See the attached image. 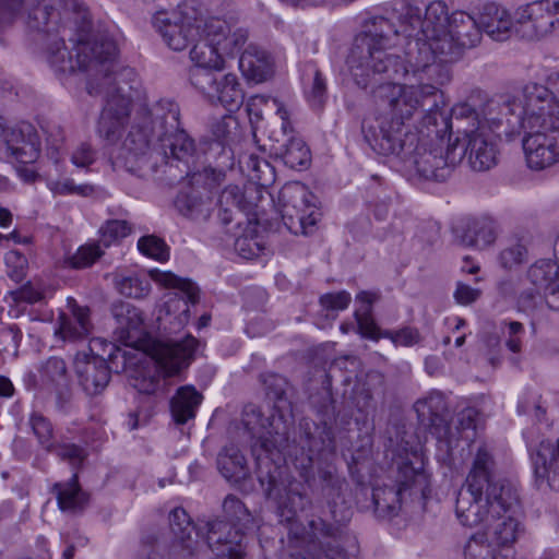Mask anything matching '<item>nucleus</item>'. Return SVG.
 Masks as SVG:
<instances>
[{
  "label": "nucleus",
  "instance_id": "61",
  "mask_svg": "<svg viewBox=\"0 0 559 559\" xmlns=\"http://www.w3.org/2000/svg\"><path fill=\"white\" fill-rule=\"evenodd\" d=\"M355 318L357 320L358 331L362 337L370 338L373 341H378L379 338L383 337V331H381L379 326L376 324L374 320L371 317L370 309H364L361 313L360 311L356 310Z\"/></svg>",
  "mask_w": 559,
  "mask_h": 559
},
{
  "label": "nucleus",
  "instance_id": "34",
  "mask_svg": "<svg viewBox=\"0 0 559 559\" xmlns=\"http://www.w3.org/2000/svg\"><path fill=\"white\" fill-rule=\"evenodd\" d=\"M68 304L71 308V317H60L59 332L66 341H83L90 336L93 329L90 308L79 306L72 298Z\"/></svg>",
  "mask_w": 559,
  "mask_h": 559
},
{
  "label": "nucleus",
  "instance_id": "62",
  "mask_svg": "<svg viewBox=\"0 0 559 559\" xmlns=\"http://www.w3.org/2000/svg\"><path fill=\"white\" fill-rule=\"evenodd\" d=\"M306 96L312 108L320 109L326 98V83L319 70L314 71L312 83L306 91Z\"/></svg>",
  "mask_w": 559,
  "mask_h": 559
},
{
  "label": "nucleus",
  "instance_id": "19",
  "mask_svg": "<svg viewBox=\"0 0 559 559\" xmlns=\"http://www.w3.org/2000/svg\"><path fill=\"white\" fill-rule=\"evenodd\" d=\"M281 128L270 135V153L292 169H305L310 165L311 153L305 141L294 133L289 115L284 105L273 99Z\"/></svg>",
  "mask_w": 559,
  "mask_h": 559
},
{
  "label": "nucleus",
  "instance_id": "25",
  "mask_svg": "<svg viewBox=\"0 0 559 559\" xmlns=\"http://www.w3.org/2000/svg\"><path fill=\"white\" fill-rule=\"evenodd\" d=\"M536 484H546L550 489L559 491V438L556 442L542 441L531 452Z\"/></svg>",
  "mask_w": 559,
  "mask_h": 559
},
{
  "label": "nucleus",
  "instance_id": "10",
  "mask_svg": "<svg viewBox=\"0 0 559 559\" xmlns=\"http://www.w3.org/2000/svg\"><path fill=\"white\" fill-rule=\"evenodd\" d=\"M132 74L131 69H123L119 73L115 70L106 73L98 81L88 79L86 90L90 95L105 96V105L102 109L96 124L97 135L107 144L116 145L122 138L130 120L131 97L126 94L118 78H128Z\"/></svg>",
  "mask_w": 559,
  "mask_h": 559
},
{
  "label": "nucleus",
  "instance_id": "36",
  "mask_svg": "<svg viewBox=\"0 0 559 559\" xmlns=\"http://www.w3.org/2000/svg\"><path fill=\"white\" fill-rule=\"evenodd\" d=\"M448 29L464 49L474 48L481 40V26L478 23V17L476 19L464 11H456L451 14Z\"/></svg>",
  "mask_w": 559,
  "mask_h": 559
},
{
  "label": "nucleus",
  "instance_id": "64",
  "mask_svg": "<svg viewBox=\"0 0 559 559\" xmlns=\"http://www.w3.org/2000/svg\"><path fill=\"white\" fill-rule=\"evenodd\" d=\"M350 294L346 290L328 293L320 297V304L326 310H344L350 304Z\"/></svg>",
  "mask_w": 559,
  "mask_h": 559
},
{
  "label": "nucleus",
  "instance_id": "46",
  "mask_svg": "<svg viewBox=\"0 0 559 559\" xmlns=\"http://www.w3.org/2000/svg\"><path fill=\"white\" fill-rule=\"evenodd\" d=\"M405 490L400 486L377 487L372 490L374 512L379 518H391L396 515L401 508V495Z\"/></svg>",
  "mask_w": 559,
  "mask_h": 559
},
{
  "label": "nucleus",
  "instance_id": "33",
  "mask_svg": "<svg viewBox=\"0 0 559 559\" xmlns=\"http://www.w3.org/2000/svg\"><path fill=\"white\" fill-rule=\"evenodd\" d=\"M497 479V463L492 449L483 442L473 452L472 466L464 485L474 490H480Z\"/></svg>",
  "mask_w": 559,
  "mask_h": 559
},
{
  "label": "nucleus",
  "instance_id": "17",
  "mask_svg": "<svg viewBox=\"0 0 559 559\" xmlns=\"http://www.w3.org/2000/svg\"><path fill=\"white\" fill-rule=\"evenodd\" d=\"M389 436H402L396 440L399 453L393 459L396 467L395 483L403 490H411L427 497L430 492V478L425 471V460L417 448L409 447L405 436H413L405 430L404 425H394L388 430Z\"/></svg>",
  "mask_w": 559,
  "mask_h": 559
},
{
  "label": "nucleus",
  "instance_id": "53",
  "mask_svg": "<svg viewBox=\"0 0 559 559\" xmlns=\"http://www.w3.org/2000/svg\"><path fill=\"white\" fill-rule=\"evenodd\" d=\"M139 251L156 261L164 262L169 258V248L166 242L155 236V235H146L139 239L138 241Z\"/></svg>",
  "mask_w": 559,
  "mask_h": 559
},
{
  "label": "nucleus",
  "instance_id": "57",
  "mask_svg": "<svg viewBox=\"0 0 559 559\" xmlns=\"http://www.w3.org/2000/svg\"><path fill=\"white\" fill-rule=\"evenodd\" d=\"M131 233V226L127 221L110 219L99 229V242L109 247L112 242L127 237Z\"/></svg>",
  "mask_w": 559,
  "mask_h": 559
},
{
  "label": "nucleus",
  "instance_id": "29",
  "mask_svg": "<svg viewBox=\"0 0 559 559\" xmlns=\"http://www.w3.org/2000/svg\"><path fill=\"white\" fill-rule=\"evenodd\" d=\"M395 11L397 13V19L400 26L396 27L394 23H392L388 17L384 16H374L366 22L365 28L361 33H365L370 24L374 22L377 19L386 20L397 31L396 35H394L392 39V45L388 48L389 52H392V48L396 45V39L400 35H403L407 41L411 39H416L423 37V33H419V28H421L423 23V11L411 0H401L396 3Z\"/></svg>",
  "mask_w": 559,
  "mask_h": 559
},
{
  "label": "nucleus",
  "instance_id": "47",
  "mask_svg": "<svg viewBox=\"0 0 559 559\" xmlns=\"http://www.w3.org/2000/svg\"><path fill=\"white\" fill-rule=\"evenodd\" d=\"M527 277L537 289H543L545 294L550 285L558 281L559 264L550 259H540L531 265Z\"/></svg>",
  "mask_w": 559,
  "mask_h": 559
},
{
  "label": "nucleus",
  "instance_id": "58",
  "mask_svg": "<svg viewBox=\"0 0 559 559\" xmlns=\"http://www.w3.org/2000/svg\"><path fill=\"white\" fill-rule=\"evenodd\" d=\"M103 255V251L97 243H88L81 246L76 252L68 260L73 269H85L91 266L97 259Z\"/></svg>",
  "mask_w": 559,
  "mask_h": 559
},
{
  "label": "nucleus",
  "instance_id": "4",
  "mask_svg": "<svg viewBox=\"0 0 559 559\" xmlns=\"http://www.w3.org/2000/svg\"><path fill=\"white\" fill-rule=\"evenodd\" d=\"M242 424L252 438L255 474L266 497H277L284 486L286 457L293 455L289 440L290 420L273 411L265 416L259 406L248 404L242 411Z\"/></svg>",
  "mask_w": 559,
  "mask_h": 559
},
{
  "label": "nucleus",
  "instance_id": "26",
  "mask_svg": "<svg viewBox=\"0 0 559 559\" xmlns=\"http://www.w3.org/2000/svg\"><path fill=\"white\" fill-rule=\"evenodd\" d=\"M169 526L173 533L171 556L180 559L183 556H195L199 548V533L183 508L177 507L169 513Z\"/></svg>",
  "mask_w": 559,
  "mask_h": 559
},
{
  "label": "nucleus",
  "instance_id": "60",
  "mask_svg": "<svg viewBox=\"0 0 559 559\" xmlns=\"http://www.w3.org/2000/svg\"><path fill=\"white\" fill-rule=\"evenodd\" d=\"M384 338H389L395 346H413L420 342L421 336L416 328L404 326L400 330H385L382 333Z\"/></svg>",
  "mask_w": 559,
  "mask_h": 559
},
{
  "label": "nucleus",
  "instance_id": "13",
  "mask_svg": "<svg viewBox=\"0 0 559 559\" xmlns=\"http://www.w3.org/2000/svg\"><path fill=\"white\" fill-rule=\"evenodd\" d=\"M365 142L379 155L392 157L403 166L419 141L417 132L403 121L388 116H368L361 122Z\"/></svg>",
  "mask_w": 559,
  "mask_h": 559
},
{
  "label": "nucleus",
  "instance_id": "16",
  "mask_svg": "<svg viewBox=\"0 0 559 559\" xmlns=\"http://www.w3.org/2000/svg\"><path fill=\"white\" fill-rule=\"evenodd\" d=\"M278 204L285 226L295 235L310 234L321 215L317 197L299 181H290L282 187Z\"/></svg>",
  "mask_w": 559,
  "mask_h": 559
},
{
  "label": "nucleus",
  "instance_id": "50",
  "mask_svg": "<svg viewBox=\"0 0 559 559\" xmlns=\"http://www.w3.org/2000/svg\"><path fill=\"white\" fill-rule=\"evenodd\" d=\"M114 284L119 294L128 298L141 299L151 292L150 281L138 274L115 275Z\"/></svg>",
  "mask_w": 559,
  "mask_h": 559
},
{
  "label": "nucleus",
  "instance_id": "35",
  "mask_svg": "<svg viewBox=\"0 0 559 559\" xmlns=\"http://www.w3.org/2000/svg\"><path fill=\"white\" fill-rule=\"evenodd\" d=\"M51 492L56 495L58 507L62 512L80 513L90 501V495L80 486L78 472H74L67 481L55 483Z\"/></svg>",
  "mask_w": 559,
  "mask_h": 559
},
{
  "label": "nucleus",
  "instance_id": "5",
  "mask_svg": "<svg viewBox=\"0 0 559 559\" xmlns=\"http://www.w3.org/2000/svg\"><path fill=\"white\" fill-rule=\"evenodd\" d=\"M17 8L28 35L39 45L62 34L92 29L88 10L80 0H0V26L13 22Z\"/></svg>",
  "mask_w": 559,
  "mask_h": 559
},
{
  "label": "nucleus",
  "instance_id": "3",
  "mask_svg": "<svg viewBox=\"0 0 559 559\" xmlns=\"http://www.w3.org/2000/svg\"><path fill=\"white\" fill-rule=\"evenodd\" d=\"M103 344V354H78L74 359V370L79 383L88 395L102 393L108 385L111 372L128 370L129 367L141 362L132 369L129 383L139 393L155 394L160 388L162 379L178 374L188 367L199 344L192 335L183 340H169L156 345L154 355L142 362L136 354L121 348L111 342L95 341Z\"/></svg>",
  "mask_w": 559,
  "mask_h": 559
},
{
  "label": "nucleus",
  "instance_id": "7",
  "mask_svg": "<svg viewBox=\"0 0 559 559\" xmlns=\"http://www.w3.org/2000/svg\"><path fill=\"white\" fill-rule=\"evenodd\" d=\"M427 142L418 141L414 153L405 160L404 170L415 171L420 178L445 181L460 164L461 151L453 148L449 112H426L420 121Z\"/></svg>",
  "mask_w": 559,
  "mask_h": 559
},
{
  "label": "nucleus",
  "instance_id": "11",
  "mask_svg": "<svg viewBox=\"0 0 559 559\" xmlns=\"http://www.w3.org/2000/svg\"><path fill=\"white\" fill-rule=\"evenodd\" d=\"M223 512L226 520L206 522L207 547L221 559H243L247 548L245 530L249 528L252 516L234 495L224 499Z\"/></svg>",
  "mask_w": 559,
  "mask_h": 559
},
{
  "label": "nucleus",
  "instance_id": "2",
  "mask_svg": "<svg viewBox=\"0 0 559 559\" xmlns=\"http://www.w3.org/2000/svg\"><path fill=\"white\" fill-rule=\"evenodd\" d=\"M197 147L180 126V108L171 99L139 106L117 162L138 177H147L164 166L174 182L190 176Z\"/></svg>",
  "mask_w": 559,
  "mask_h": 559
},
{
  "label": "nucleus",
  "instance_id": "6",
  "mask_svg": "<svg viewBox=\"0 0 559 559\" xmlns=\"http://www.w3.org/2000/svg\"><path fill=\"white\" fill-rule=\"evenodd\" d=\"M91 32L62 34L40 44L46 57L56 72L73 73L76 70L91 72L90 79L100 81L106 73L115 70L117 45L105 32L90 36Z\"/></svg>",
  "mask_w": 559,
  "mask_h": 559
},
{
  "label": "nucleus",
  "instance_id": "8",
  "mask_svg": "<svg viewBox=\"0 0 559 559\" xmlns=\"http://www.w3.org/2000/svg\"><path fill=\"white\" fill-rule=\"evenodd\" d=\"M190 60V82L211 103H219L229 111L239 108L243 93L235 74H223L224 52L216 45L200 37L192 44Z\"/></svg>",
  "mask_w": 559,
  "mask_h": 559
},
{
  "label": "nucleus",
  "instance_id": "39",
  "mask_svg": "<svg viewBox=\"0 0 559 559\" xmlns=\"http://www.w3.org/2000/svg\"><path fill=\"white\" fill-rule=\"evenodd\" d=\"M174 205L179 214L187 218L205 221L210 216V199L204 198L202 192L194 188L180 190Z\"/></svg>",
  "mask_w": 559,
  "mask_h": 559
},
{
  "label": "nucleus",
  "instance_id": "40",
  "mask_svg": "<svg viewBox=\"0 0 559 559\" xmlns=\"http://www.w3.org/2000/svg\"><path fill=\"white\" fill-rule=\"evenodd\" d=\"M250 204L246 201L243 192L238 186H228L219 194L217 200L218 218L225 226L231 222L237 221L240 225L238 215L241 212L248 211Z\"/></svg>",
  "mask_w": 559,
  "mask_h": 559
},
{
  "label": "nucleus",
  "instance_id": "22",
  "mask_svg": "<svg viewBox=\"0 0 559 559\" xmlns=\"http://www.w3.org/2000/svg\"><path fill=\"white\" fill-rule=\"evenodd\" d=\"M115 320L116 341L127 347L139 349L146 338L143 312L130 302L115 300L109 308Z\"/></svg>",
  "mask_w": 559,
  "mask_h": 559
},
{
  "label": "nucleus",
  "instance_id": "49",
  "mask_svg": "<svg viewBox=\"0 0 559 559\" xmlns=\"http://www.w3.org/2000/svg\"><path fill=\"white\" fill-rule=\"evenodd\" d=\"M151 274L153 278L160 285L167 288L179 289L187 298L185 301L186 306L188 302L195 305L199 301L200 289L192 281L179 277L171 272H160L156 270Z\"/></svg>",
  "mask_w": 559,
  "mask_h": 559
},
{
  "label": "nucleus",
  "instance_id": "54",
  "mask_svg": "<svg viewBox=\"0 0 559 559\" xmlns=\"http://www.w3.org/2000/svg\"><path fill=\"white\" fill-rule=\"evenodd\" d=\"M47 188L56 195L78 194L81 197H88L94 192V187L91 185H75L70 178L63 179H48Z\"/></svg>",
  "mask_w": 559,
  "mask_h": 559
},
{
  "label": "nucleus",
  "instance_id": "21",
  "mask_svg": "<svg viewBox=\"0 0 559 559\" xmlns=\"http://www.w3.org/2000/svg\"><path fill=\"white\" fill-rule=\"evenodd\" d=\"M514 19L515 33L526 40L540 39L559 28L556 0H539L520 7Z\"/></svg>",
  "mask_w": 559,
  "mask_h": 559
},
{
  "label": "nucleus",
  "instance_id": "24",
  "mask_svg": "<svg viewBox=\"0 0 559 559\" xmlns=\"http://www.w3.org/2000/svg\"><path fill=\"white\" fill-rule=\"evenodd\" d=\"M201 39L216 45L226 56L238 52L248 39L246 29L236 28L231 31L230 24L219 17H204L201 22Z\"/></svg>",
  "mask_w": 559,
  "mask_h": 559
},
{
  "label": "nucleus",
  "instance_id": "1",
  "mask_svg": "<svg viewBox=\"0 0 559 559\" xmlns=\"http://www.w3.org/2000/svg\"><path fill=\"white\" fill-rule=\"evenodd\" d=\"M396 29L384 19H377L365 33L355 36L346 58V67L354 84L370 88L374 102L382 107L378 116H388L405 123L419 107H431V102L414 83L402 86L408 69L395 52H389Z\"/></svg>",
  "mask_w": 559,
  "mask_h": 559
},
{
  "label": "nucleus",
  "instance_id": "12",
  "mask_svg": "<svg viewBox=\"0 0 559 559\" xmlns=\"http://www.w3.org/2000/svg\"><path fill=\"white\" fill-rule=\"evenodd\" d=\"M405 66L408 69L405 79L420 88L421 93L431 102V107L426 112H449L440 90L451 81L448 63L437 59L430 48L418 40H409L405 44Z\"/></svg>",
  "mask_w": 559,
  "mask_h": 559
},
{
  "label": "nucleus",
  "instance_id": "23",
  "mask_svg": "<svg viewBox=\"0 0 559 559\" xmlns=\"http://www.w3.org/2000/svg\"><path fill=\"white\" fill-rule=\"evenodd\" d=\"M522 145L527 166L542 170L559 162V130H523Z\"/></svg>",
  "mask_w": 559,
  "mask_h": 559
},
{
  "label": "nucleus",
  "instance_id": "28",
  "mask_svg": "<svg viewBox=\"0 0 559 559\" xmlns=\"http://www.w3.org/2000/svg\"><path fill=\"white\" fill-rule=\"evenodd\" d=\"M455 513L465 526L472 527L483 522L488 523L491 516L488 506H486L484 489L474 490L469 486L463 485L456 497Z\"/></svg>",
  "mask_w": 559,
  "mask_h": 559
},
{
  "label": "nucleus",
  "instance_id": "63",
  "mask_svg": "<svg viewBox=\"0 0 559 559\" xmlns=\"http://www.w3.org/2000/svg\"><path fill=\"white\" fill-rule=\"evenodd\" d=\"M235 250L243 259H253L260 255L263 247L257 237L243 235L236 238Z\"/></svg>",
  "mask_w": 559,
  "mask_h": 559
},
{
  "label": "nucleus",
  "instance_id": "56",
  "mask_svg": "<svg viewBox=\"0 0 559 559\" xmlns=\"http://www.w3.org/2000/svg\"><path fill=\"white\" fill-rule=\"evenodd\" d=\"M51 453H55L60 460L68 462L74 469H79L87 457L84 448L74 443H55Z\"/></svg>",
  "mask_w": 559,
  "mask_h": 559
},
{
  "label": "nucleus",
  "instance_id": "31",
  "mask_svg": "<svg viewBox=\"0 0 559 559\" xmlns=\"http://www.w3.org/2000/svg\"><path fill=\"white\" fill-rule=\"evenodd\" d=\"M461 245L484 249L492 245L498 235L497 223L487 216L474 217L454 229Z\"/></svg>",
  "mask_w": 559,
  "mask_h": 559
},
{
  "label": "nucleus",
  "instance_id": "27",
  "mask_svg": "<svg viewBox=\"0 0 559 559\" xmlns=\"http://www.w3.org/2000/svg\"><path fill=\"white\" fill-rule=\"evenodd\" d=\"M319 486L322 496L326 499L331 509L332 516L336 523H345L350 518V510L344 504L338 506L337 499L341 498L343 487L346 481L337 473L332 464H325L318 469Z\"/></svg>",
  "mask_w": 559,
  "mask_h": 559
},
{
  "label": "nucleus",
  "instance_id": "48",
  "mask_svg": "<svg viewBox=\"0 0 559 559\" xmlns=\"http://www.w3.org/2000/svg\"><path fill=\"white\" fill-rule=\"evenodd\" d=\"M264 386L267 399L274 402L272 411L276 414H285L289 420L288 412L290 409V403L286 396L288 388L287 380L278 374H269L264 379Z\"/></svg>",
  "mask_w": 559,
  "mask_h": 559
},
{
  "label": "nucleus",
  "instance_id": "59",
  "mask_svg": "<svg viewBox=\"0 0 559 559\" xmlns=\"http://www.w3.org/2000/svg\"><path fill=\"white\" fill-rule=\"evenodd\" d=\"M22 332L16 324H0V353L17 355Z\"/></svg>",
  "mask_w": 559,
  "mask_h": 559
},
{
  "label": "nucleus",
  "instance_id": "9",
  "mask_svg": "<svg viewBox=\"0 0 559 559\" xmlns=\"http://www.w3.org/2000/svg\"><path fill=\"white\" fill-rule=\"evenodd\" d=\"M453 148L461 151L460 163L467 156L471 168L486 171L497 165L496 135L486 130L477 110L469 104L455 105L449 112Z\"/></svg>",
  "mask_w": 559,
  "mask_h": 559
},
{
  "label": "nucleus",
  "instance_id": "20",
  "mask_svg": "<svg viewBox=\"0 0 559 559\" xmlns=\"http://www.w3.org/2000/svg\"><path fill=\"white\" fill-rule=\"evenodd\" d=\"M477 114L486 130L498 138H511L524 130L519 97L503 95L490 99Z\"/></svg>",
  "mask_w": 559,
  "mask_h": 559
},
{
  "label": "nucleus",
  "instance_id": "51",
  "mask_svg": "<svg viewBox=\"0 0 559 559\" xmlns=\"http://www.w3.org/2000/svg\"><path fill=\"white\" fill-rule=\"evenodd\" d=\"M465 559H497L495 548L488 542V534L477 532L467 539L464 546Z\"/></svg>",
  "mask_w": 559,
  "mask_h": 559
},
{
  "label": "nucleus",
  "instance_id": "37",
  "mask_svg": "<svg viewBox=\"0 0 559 559\" xmlns=\"http://www.w3.org/2000/svg\"><path fill=\"white\" fill-rule=\"evenodd\" d=\"M239 68L243 75L255 83L266 81L273 73L269 55L257 47H248L239 58Z\"/></svg>",
  "mask_w": 559,
  "mask_h": 559
},
{
  "label": "nucleus",
  "instance_id": "44",
  "mask_svg": "<svg viewBox=\"0 0 559 559\" xmlns=\"http://www.w3.org/2000/svg\"><path fill=\"white\" fill-rule=\"evenodd\" d=\"M518 514H503L491 518L487 523L492 540L497 546L504 547L513 544L521 534Z\"/></svg>",
  "mask_w": 559,
  "mask_h": 559
},
{
  "label": "nucleus",
  "instance_id": "45",
  "mask_svg": "<svg viewBox=\"0 0 559 559\" xmlns=\"http://www.w3.org/2000/svg\"><path fill=\"white\" fill-rule=\"evenodd\" d=\"M450 17L448 13V7L443 1H433L429 3L425 9L423 16L421 28L419 33H423V39L428 36H437L443 31L450 27Z\"/></svg>",
  "mask_w": 559,
  "mask_h": 559
},
{
  "label": "nucleus",
  "instance_id": "42",
  "mask_svg": "<svg viewBox=\"0 0 559 559\" xmlns=\"http://www.w3.org/2000/svg\"><path fill=\"white\" fill-rule=\"evenodd\" d=\"M216 463L219 473L229 481L240 483L248 475L246 459L235 445L223 448Z\"/></svg>",
  "mask_w": 559,
  "mask_h": 559
},
{
  "label": "nucleus",
  "instance_id": "38",
  "mask_svg": "<svg viewBox=\"0 0 559 559\" xmlns=\"http://www.w3.org/2000/svg\"><path fill=\"white\" fill-rule=\"evenodd\" d=\"M435 401L438 403L442 402V395L440 393L431 394L424 402H418L417 404H421L429 408L430 432L437 438L439 448L444 450L447 454L450 455L453 448L457 447L460 437L453 433L449 423L443 416L432 411Z\"/></svg>",
  "mask_w": 559,
  "mask_h": 559
},
{
  "label": "nucleus",
  "instance_id": "43",
  "mask_svg": "<svg viewBox=\"0 0 559 559\" xmlns=\"http://www.w3.org/2000/svg\"><path fill=\"white\" fill-rule=\"evenodd\" d=\"M436 35L437 36H428L425 39L416 38L415 40L421 41L425 46L429 47L431 52L439 60L447 63L457 60L464 48L459 45V41L454 39L451 32L445 29Z\"/></svg>",
  "mask_w": 559,
  "mask_h": 559
},
{
  "label": "nucleus",
  "instance_id": "14",
  "mask_svg": "<svg viewBox=\"0 0 559 559\" xmlns=\"http://www.w3.org/2000/svg\"><path fill=\"white\" fill-rule=\"evenodd\" d=\"M202 7L198 0H185L170 12H157L153 24L165 44L182 51L201 36Z\"/></svg>",
  "mask_w": 559,
  "mask_h": 559
},
{
  "label": "nucleus",
  "instance_id": "32",
  "mask_svg": "<svg viewBox=\"0 0 559 559\" xmlns=\"http://www.w3.org/2000/svg\"><path fill=\"white\" fill-rule=\"evenodd\" d=\"M481 34L486 33L491 39L503 41L515 32V20L510 13L495 2L486 3L478 13Z\"/></svg>",
  "mask_w": 559,
  "mask_h": 559
},
{
  "label": "nucleus",
  "instance_id": "18",
  "mask_svg": "<svg viewBox=\"0 0 559 559\" xmlns=\"http://www.w3.org/2000/svg\"><path fill=\"white\" fill-rule=\"evenodd\" d=\"M519 98L524 130H559V100L547 86L528 83Z\"/></svg>",
  "mask_w": 559,
  "mask_h": 559
},
{
  "label": "nucleus",
  "instance_id": "55",
  "mask_svg": "<svg viewBox=\"0 0 559 559\" xmlns=\"http://www.w3.org/2000/svg\"><path fill=\"white\" fill-rule=\"evenodd\" d=\"M44 380L57 385L67 383V365L62 358L49 357L39 368Z\"/></svg>",
  "mask_w": 559,
  "mask_h": 559
},
{
  "label": "nucleus",
  "instance_id": "30",
  "mask_svg": "<svg viewBox=\"0 0 559 559\" xmlns=\"http://www.w3.org/2000/svg\"><path fill=\"white\" fill-rule=\"evenodd\" d=\"M484 497L491 518L520 513V501L516 489L504 479L498 478L486 485Z\"/></svg>",
  "mask_w": 559,
  "mask_h": 559
},
{
  "label": "nucleus",
  "instance_id": "52",
  "mask_svg": "<svg viewBox=\"0 0 559 559\" xmlns=\"http://www.w3.org/2000/svg\"><path fill=\"white\" fill-rule=\"evenodd\" d=\"M29 426L36 436L40 447L48 451L55 448L53 427L48 418L39 413H33L29 417Z\"/></svg>",
  "mask_w": 559,
  "mask_h": 559
},
{
  "label": "nucleus",
  "instance_id": "15",
  "mask_svg": "<svg viewBox=\"0 0 559 559\" xmlns=\"http://www.w3.org/2000/svg\"><path fill=\"white\" fill-rule=\"evenodd\" d=\"M311 404L321 415L323 426L311 425L308 421L300 424L302 433L299 437V444L302 451L307 450L306 457L301 459L300 475L306 483L310 480L314 456L324 450L334 448V435L332 428L328 427V421H333L336 418L335 401L331 392L324 391L321 395L312 397Z\"/></svg>",
  "mask_w": 559,
  "mask_h": 559
},
{
  "label": "nucleus",
  "instance_id": "41",
  "mask_svg": "<svg viewBox=\"0 0 559 559\" xmlns=\"http://www.w3.org/2000/svg\"><path fill=\"white\" fill-rule=\"evenodd\" d=\"M202 395L193 386L185 385L177 390L170 400V412L177 425H185L193 419Z\"/></svg>",
  "mask_w": 559,
  "mask_h": 559
}]
</instances>
